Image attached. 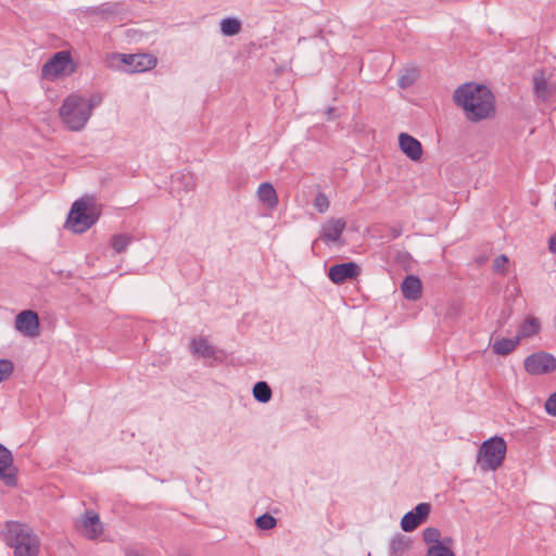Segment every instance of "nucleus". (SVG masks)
I'll use <instances>...</instances> for the list:
<instances>
[{
  "mask_svg": "<svg viewBox=\"0 0 556 556\" xmlns=\"http://www.w3.org/2000/svg\"><path fill=\"white\" fill-rule=\"evenodd\" d=\"M454 101L460 106L467 119L479 122L494 112V96L484 85L464 84L454 92Z\"/></svg>",
  "mask_w": 556,
  "mask_h": 556,
  "instance_id": "1",
  "label": "nucleus"
},
{
  "mask_svg": "<svg viewBox=\"0 0 556 556\" xmlns=\"http://www.w3.org/2000/svg\"><path fill=\"white\" fill-rule=\"evenodd\" d=\"M3 539L13 548L14 556H38L40 541L33 529L18 521H8Z\"/></svg>",
  "mask_w": 556,
  "mask_h": 556,
  "instance_id": "2",
  "label": "nucleus"
},
{
  "mask_svg": "<svg viewBox=\"0 0 556 556\" xmlns=\"http://www.w3.org/2000/svg\"><path fill=\"white\" fill-rule=\"evenodd\" d=\"M506 453V441L500 435L491 437L479 446L476 464L482 472L495 471L503 465Z\"/></svg>",
  "mask_w": 556,
  "mask_h": 556,
  "instance_id": "3",
  "label": "nucleus"
},
{
  "mask_svg": "<svg viewBox=\"0 0 556 556\" xmlns=\"http://www.w3.org/2000/svg\"><path fill=\"white\" fill-rule=\"evenodd\" d=\"M100 211L85 199L76 200L67 215L65 228L74 233H83L91 228L99 219Z\"/></svg>",
  "mask_w": 556,
  "mask_h": 556,
  "instance_id": "4",
  "label": "nucleus"
},
{
  "mask_svg": "<svg viewBox=\"0 0 556 556\" xmlns=\"http://www.w3.org/2000/svg\"><path fill=\"white\" fill-rule=\"evenodd\" d=\"M59 115L62 123L72 131L84 129L91 117L90 112L84 108L83 96L77 93H71L63 100Z\"/></svg>",
  "mask_w": 556,
  "mask_h": 556,
  "instance_id": "5",
  "label": "nucleus"
},
{
  "mask_svg": "<svg viewBox=\"0 0 556 556\" xmlns=\"http://www.w3.org/2000/svg\"><path fill=\"white\" fill-rule=\"evenodd\" d=\"M523 367L531 376L548 375L556 370V357L544 351L534 352L525 358Z\"/></svg>",
  "mask_w": 556,
  "mask_h": 556,
  "instance_id": "6",
  "label": "nucleus"
},
{
  "mask_svg": "<svg viewBox=\"0 0 556 556\" xmlns=\"http://www.w3.org/2000/svg\"><path fill=\"white\" fill-rule=\"evenodd\" d=\"M124 66L125 71L130 73H142L156 66L157 60L149 53L125 54L115 53L112 56Z\"/></svg>",
  "mask_w": 556,
  "mask_h": 556,
  "instance_id": "7",
  "label": "nucleus"
},
{
  "mask_svg": "<svg viewBox=\"0 0 556 556\" xmlns=\"http://www.w3.org/2000/svg\"><path fill=\"white\" fill-rule=\"evenodd\" d=\"M72 64L70 52L59 51L54 53L42 66L41 75L46 79H54L66 72Z\"/></svg>",
  "mask_w": 556,
  "mask_h": 556,
  "instance_id": "8",
  "label": "nucleus"
},
{
  "mask_svg": "<svg viewBox=\"0 0 556 556\" xmlns=\"http://www.w3.org/2000/svg\"><path fill=\"white\" fill-rule=\"evenodd\" d=\"M15 329L23 336L36 338L40 333V320L38 314L33 309H24L15 317Z\"/></svg>",
  "mask_w": 556,
  "mask_h": 556,
  "instance_id": "9",
  "label": "nucleus"
},
{
  "mask_svg": "<svg viewBox=\"0 0 556 556\" xmlns=\"http://www.w3.org/2000/svg\"><path fill=\"white\" fill-rule=\"evenodd\" d=\"M190 351L193 355L211 359V366L223 363L225 358L223 351L211 345L204 337L193 338L190 342Z\"/></svg>",
  "mask_w": 556,
  "mask_h": 556,
  "instance_id": "10",
  "label": "nucleus"
},
{
  "mask_svg": "<svg viewBox=\"0 0 556 556\" xmlns=\"http://www.w3.org/2000/svg\"><path fill=\"white\" fill-rule=\"evenodd\" d=\"M362 273L361 266L355 262L334 264L328 269V278L334 285H342L348 280L357 278Z\"/></svg>",
  "mask_w": 556,
  "mask_h": 556,
  "instance_id": "11",
  "label": "nucleus"
},
{
  "mask_svg": "<svg viewBox=\"0 0 556 556\" xmlns=\"http://www.w3.org/2000/svg\"><path fill=\"white\" fill-rule=\"evenodd\" d=\"M431 511L429 503H419L412 510L407 511L401 519V528L405 532H412L419 525L425 522Z\"/></svg>",
  "mask_w": 556,
  "mask_h": 556,
  "instance_id": "12",
  "label": "nucleus"
},
{
  "mask_svg": "<svg viewBox=\"0 0 556 556\" xmlns=\"http://www.w3.org/2000/svg\"><path fill=\"white\" fill-rule=\"evenodd\" d=\"M346 222L343 218H330L326 223L323 224L319 238L314 240L312 243V250H315V247L318 240H323L326 243L337 242L343 231L345 230Z\"/></svg>",
  "mask_w": 556,
  "mask_h": 556,
  "instance_id": "13",
  "label": "nucleus"
},
{
  "mask_svg": "<svg viewBox=\"0 0 556 556\" xmlns=\"http://www.w3.org/2000/svg\"><path fill=\"white\" fill-rule=\"evenodd\" d=\"M16 471V468L13 467L11 451L0 443V480H3L8 486H15L17 484Z\"/></svg>",
  "mask_w": 556,
  "mask_h": 556,
  "instance_id": "14",
  "label": "nucleus"
},
{
  "mask_svg": "<svg viewBox=\"0 0 556 556\" xmlns=\"http://www.w3.org/2000/svg\"><path fill=\"white\" fill-rule=\"evenodd\" d=\"M399 144L402 152L413 161H418L422 156V146L419 140L407 132L399 135Z\"/></svg>",
  "mask_w": 556,
  "mask_h": 556,
  "instance_id": "15",
  "label": "nucleus"
},
{
  "mask_svg": "<svg viewBox=\"0 0 556 556\" xmlns=\"http://www.w3.org/2000/svg\"><path fill=\"white\" fill-rule=\"evenodd\" d=\"M401 292L404 299L417 301L422 295V283L418 276L407 275L401 283Z\"/></svg>",
  "mask_w": 556,
  "mask_h": 556,
  "instance_id": "16",
  "label": "nucleus"
},
{
  "mask_svg": "<svg viewBox=\"0 0 556 556\" xmlns=\"http://www.w3.org/2000/svg\"><path fill=\"white\" fill-rule=\"evenodd\" d=\"M412 548V540L409 536L402 533L394 534L389 543L388 556H405Z\"/></svg>",
  "mask_w": 556,
  "mask_h": 556,
  "instance_id": "17",
  "label": "nucleus"
},
{
  "mask_svg": "<svg viewBox=\"0 0 556 556\" xmlns=\"http://www.w3.org/2000/svg\"><path fill=\"white\" fill-rule=\"evenodd\" d=\"M256 193L258 200L268 208H275L279 203L277 192L270 182H262Z\"/></svg>",
  "mask_w": 556,
  "mask_h": 556,
  "instance_id": "18",
  "label": "nucleus"
},
{
  "mask_svg": "<svg viewBox=\"0 0 556 556\" xmlns=\"http://www.w3.org/2000/svg\"><path fill=\"white\" fill-rule=\"evenodd\" d=\"M83 526L89 539L98 538L103 531L99 515L93 511L86 513Z\"/></svg>",
  "mask_w": 556,
  "mask_h": 556,
  "instance_id": "19",
  "label": "nucleus"
},
{
  "mask_svg": "<svg viewBox=\"0 0 556 556\" xmlns=\"http://www.w3.org/2000/svg\"><path fill=\"white\" fill-rule=\"evenodd\" d=\"M520 343V337L501 338L494 341L492 350L495 354L506 356L510 354Z\"/></svg>",
  "mask_w": 556,
  "mask_h": 556,
  "instance_id": "20",
  "label": "nucleus"
},
{
  "mask_svg": "<svg viewBox=\"0 0 556 556\" xmlns=\"http://www.w3.org/2000/svg\"><path fill=\"white\" fill-rule=\"evenodd\" d=\"M453 544V538L445 536L444 543L428 546L425 556H456L452 548Z\"/></svg>",
  "mask_w": 556,
  "mask_h": 556,
  "instance_id": "21",
  "label": "nucleus"
},
{
  "mask_svg": "<svg viewBox=\"0 0 556 556\" xmlns=\"http://www.w3.org/2000/svg\"><path fill=\"white\" fill-rule=\"evenodd\" d=\"M540 321L535 317H528L526 320L519 326L517 337H520V340L523 338H530L540 332Z\"/></svg>",
  "mask_w": 556,
  "mask_h": 556,
  "instance_id": "22",
  "label": "nucleus"
},
{
  "mask_svg": "<svg viewBox=\"0 0 556 556\" xmlns=\"http://www.w3.org/2000/svg\"><path fill=\"white\" fill-rule=\"evenodd\" d=\"M254 399L262 403H268L273 396L271 389L266 381H257L252 390Z\"/></svg>",
  "mask_w": 556,
  "mask_h": 556,
  "instance_id": "23",
  "label": "nucleus"
},
{
  "mask_svg": "<svg viewBox=\"0 0 556 556\" xmlns=\"http://www.w3.org/2000/svg\"><path fill=\"white\" fill-rule=\"evenodd\" d=\"M241 30V22L236 17H226L220 22V31L223 35L231 37Z\"/></svg>",
  "mask_w": 556,
  "mask_h": 556,
  "instance_id": "24",
  "label": "nucleus"
},
{
  "mask_svg": "<svg viewBox=\"0 0 556 556\" xmlns=\"http://www.w3.org/2000/svg\"><path fill=\"white\" fill-rule=\"evenodd\" d=\"M131 242L132 237L127 233L114 235L111 238V247L116 253L125 252Z\"/></svg>",
  "mask_w": 556,
  "mask_h": 556,
  "instance_id": "25",
  "label": "nucleus"
},
{
  "mask_svg": "<svg viewBox=\"0 0 556 556\" xmlns=\"http://www.w3.org/2000/svg\"><path fill=\"white\" fill-rule=\"evenodd\" d=\"M422 541L428 545H437L444 543L441 531L434 527H428L422 531Z\"/></svg>",
  "mask_w": 556,
  "mask_h": 556,
  "instance_id": "26",
  "label": "nucleus"
},
{
  "mask_svg": "<svg viewBox=\"0 0 556 556\" xmlns=\"http://www.w3.org/2000/svg\"><path fill=\"white\" fill-rule=\"evenodd\" d=\"M533 87L538 97L546 99L549 96L546 79L542 73L533 76Z\"/></svg>",
  "mask_w": 556,
  "mask_h": 556,
  "instance_id": "27",
  "label": "nucleus"
},
{
  "mask_svg": "<svg viewBox=\"0 0 556 556\" xmlns=\"http://www.w3.org/2000/svg\"><path fill=\"white\" fill-rule=\"evenodd\" d=\"M276 525L277 519L268 513H265L255 519V526L260 530H271L276 527Z\"/></svg>",
  "mask_w": 556,
  "mask_h": 556,
  "instance_id": "28",
  "label": "nucleus"
},
{
  "mask_svg": "<svg viewBox=\"0 0 556 556\" xmlns=\"http://www.w3.org/2000/svg\"><path fill=\"white\" fill-rule=\"evenodd\" d=\"M102 102V96L101 93H92L90 94V97L88 98H85L83 97V103H84V108L90 112V115H92V111L99 106Z\"/></svg>",
  "mask_w": 556,
  "mask_h": 556,
  "instance_id": "29",
  "label": "nucleus"
},
{
  "mask_svg": "<svg viewBox=\"0 0 556 556\" xmlns=\"http://www.w3.org/2000/svg\"><path fill=\"white\" fill-rule=\"evenodd\" d=\"M329 205H330V202H329L328 197L324 192L318 191L314 199V207L319 213H325L329 208Z\"/></svg>",
  "mask_w": 556,
  "mask_h": 556,
  "instance_id": "30",
  "label": "nucleus"
},
{
  "mask_svg": "<svg viewBox=\"0 0 556 556\" xmlns=\"http://www.w3.org/2000/svg\"><path fill=\"white\" fill-rule=\"evenodd\" d=\"M14 370V364L7 358L0 359V382L7 380Z\"/></svg>",
  "mask_w": 556,
  "mask_h": 556,
  "instance_id": "31",
  "label": "nucleus"
},
{
  "mask_svg": "<svg viewBox=\"0 0 556 556\" xmlns=\"http://www.w3.org/2000/svg\"><path fill=\"white\" fill-rule=\"evenodd\" d=\"M544 407L548 415L556 417V391L545 401Z\"/></svg>",
  "mask_w": 556,
  "mask_h": 556,
  "instance_id": "32",
  "label": "nucleus"
},
{
  "mask_svg": "<svg viewBox=\"0 0 556 556\" xmlns=\"http://www.w3.org/2000/svg\"><path fill=\"white\" fill-rule=\"evenodd\" d=\"M402 233H403L402 226H400V225L391 226L388 228V233L382 236V238H384L389 242L391 240L399 238L400 236H402Z\"/></svg>",
  "mask_w": 556,
  "mask_h": 556,
  "instance_id": "33",
  "label": "nucleus"
},
{
  "mask_svg": "<svg viewBox=\"0 0 556 556\" xmlns=\"http://www.w3.org/2000/svg\"><path fill=\"white\" fill-rule=\"evenodd\" d=\"M507 264L508 257L505 254L496 256L493 262L494 271H502Z\"/></svg>",
  "mask_w": 556,
  "mask_h": 556,
  "instance_id": "34",
  "label": "nucleus"
},
{
  "mask_svg": "<svg viewBox=\"0 0 556 556\" xmlns=\"http://www.w3.org/2000/svg\"><path fill=\"white\" fill-rule=\"evenodd\" d=\"M179 179H181L186 190L193 189V187H194V179H193V176L190 173H181L179 175Z\"/></svg>",
  "mask_w": 556,
  "mask_h": 556,
  "instance_id": "35",
  "label": "nucleus"
},
{
  "mask_svg": "<svg viewBox=\"0 0 556 556\" xmlns=\"http://www.w3.org/2000/svg\"><path fill=\"white\" fill-rule=\"evenodd\" d=\"M511 313H513L511 307H506V308L502 309L501 316L497 319L498 328L503 327L507 323V320L511 316Z\"/></svg>",
  "mask_w": 556,
  "mask_h": 556,
  "instance_id": "36",
  "label": "nucleus"
},
{
  "mask_svg": "<svg viewBox=\"0 0 556 556\" xmlns=\"http://www.w3.org/2000/svg\"><path fill=\"white\" fill-rule=\"evenodd\" d=\"M414 80H415V77L413 75L406 74L399 78L397 84H399L400 88L405 89V88L409 87L410 85H413Z\"/></svg>",
  "mask_w": 556,
  "mask_h": 556,
  "instance_id": "37",
  "label": "nucleus"
},
{
  "mask_svg": "<svg viewBox=\"0 0 556 556\" xmlns=\"http://www.w3.org/2000/svg\"><path fill=\"white\" fill-rule=\"evenodd\" d=\"M99 11L103 14H114L116 12V4L104 3L99 8Z\"/></svg>",
  "mask_w": 556,
  "mask_h": 556,
  "instance_id": "38",
  "label": "nucleus"
},
{
  "mask_svg": "<svg viewBox=\"0 0 556 556\" xmlns=\"http://www.w3.org/2000/svg\"><path fill=\"white\" fill-rule=\"evenodd\" d=\"M548 248L553 253H556V237L549 238Z\"/></svg>",
  "mask_w": 556,
  "mask_h": 556,
  "instance_id": "39",
  "label": "nucleus"
},
{
  "mask_svg": "<svg viewBox=\"0 0 556 556\" xmlns=\"http://www.w3.org/2000/svg\"><path fill=\"white\" fill-rule=\"evenodd\" d=\"M126 556H142L141 554H139L137 551H134V549H128L126 552Z\"/></svg>",
  "mask_w": 556,
  "mask_h": 556,
  "instance_id": "40",
  "label": "nucleus"
},
{
  "mask_svg": "<svg viewBox=\"0 0 556 556\" xmlns=\"http://www.w3.org/2000/svg\"><path fill=\"white\" fill-rule=\"evenodd\" d=\"M334 111H336L334 108H328L327 109L326 114L328 115V119L332 118V114L334 113Z\"/></svg>",
  "mask_w": 556,
  "mask_h": 556,
  "instance_id": "41",
  "label": "nucleus"
}]
</instances>
